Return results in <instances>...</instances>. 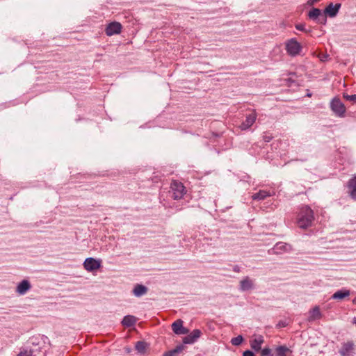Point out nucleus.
Instances as JSON below:
<instances>
[{
  "instance_id": "obj_1",
  "label": "nucleus",
  "mask_w": 356,
  "mask_h": 356,
  "mask_svg": "<svg viewBox=\"0 0 356 356\" xmlns=\"http://www.w3.org/2000/svg\"><path fill=\"white\" fill-rule=\"evenodd\" d=\"M314 219L312 209L305 206L301 208L298 216L297 224L300 228L305 229L310 227Z\"/></svg>"
},
{
  "instance_id": "obj_2",
  "label": "nucleus",
  "mask_w": 356,
  "mask_h": 356,
  "mask_svg": "<svg viewBox=\"0 0 356 356\" xmlns=\"http://www.w3.org/2000/svg\"><path fill=\"white\" fill-rule=\"evenodd\" d=\"M302 50L301 44L295 38H291L286 42V51L291 56H296Z\"/></svg>"
},
{
  "instance_id": "obj_3",
  "label": "nucleus",
  "mask_w": 356,
  "mask_h": 356,
  "mask_svg": "<svg viewBox=\"0 0 356 356\" xmlns=\"http://www.w3.org/2000/svg\"><path fill=\"white\" fill-rule=\"evenodd\" d=\"M172 197L174 200L182 198L186 193L185 187L182 183L177 181H173L170 184Z\"/></svg>"
},
{
  "instance_id": "obj_4",
  "label": "nucleus",
  "mask_w": 356,
  "mask_h": 356,
  "mask_svg": "<svg viewBox=\"0 0 356 356\" xmlns=\"http://www.w3.org/2000/svg\"><path fill=\"white\" fill-rule=\"evenodd\" d=\"M83 265L88 272H92L102 266V260L100 259L88 257L85 259Z\"/></svg>"
},
{
  "instance_id": "obj_5",
  "label": "nucleus",
  "mask_w": 356,
  "mask_h": 356,
  "mask_svg": "<svg viewBox=\"0 0 356 356\" xmlns=\"http://www.w3.org/2000/svg\"><path fill=\"white\" fill-rule=\"evenodd\" d=\"M291 250V245L284 242L277 243L273 248L268 250L270 254H280L284 252H288Z\"/></svg>"
},
{
  "instance_id": "obj_6",
  "label": "nucleus",
  "mask_w": 356,
  "mask_h": 356,
  "mask_svg": "<svg viewBox=\"0 0 356 356\" xmlns=\"http://www.w3.org/2000/svg\"><path fill=\"white\" fill-rule=\"evenodd\" d=\"M332 111L339 117H343L346 112L343 104L339 99H333L330 103Z\"/></svg>"
},
{
  "instance_id": "obj_7",
  "label": "nucleus",
  "mask_w": 356,
  "mask_h": 356,
  "mask_svg": "<svg viewBox=\"0 0 356 356\" xmlns=\"http://www.w3.org/2000/svg\"><path fill=\"white\" fill-rule=\"evenodd\" d=\"M339 353L341 356H353L355 353V344L352 341L343 343Z\"/></svg>"
},
{
  "instance_id": "obj_8",
  "label": "nucleus",
  "mask_w": 356,
  "mask_h": 356,
  "mask_svg": "<svg viewBox=\"0 0 356 356\" xmlns=\"http://www.w3.org/2000/svg\"><path fill=\"white\" fill-rule=\"evenodd\" d=\"M122 29V25L119 22H111L106 28V34L108 36H111L120 33Z\"/></svg>"
},
{
  "instance_id": "obj_9",
  "label": "nucleus",
  "mask_w": 356,
  "mask_h": 356,
  "mask_svg": "<svg viewBox=\"0 0 356 356\" xmlns=\"http://www.w3.org/2000/svg\"><path fill=\"white\" fill-rule=\"evenodd\" d=\"M31 289V284L28 280H23L18 283L15 291L19 295H25Z\"/></svg>"
},
{
  "instance_id": "obj_10",
  "label": "nucleus",
  "mask_w": 356,
  "mask_h": 356,
  "mask_svg": "<svg viewBox=\"0 0 356 356\" xmlns=\"http://www.w3.org/2000/svg\"><path fill=\"white\" fill-rule=\"evenodd\" d=\"M257 119V113L253 111L246 116L245 120L243 121L240 125L241 130H246L249 129L255 122Z\"/></svg>"
},
{
  "instance_id": "obj_11",
  "label": "nucleus",
  "mask_w": 356,
  "mask_h": 356,
  "mask_svg": "<svg viewBox=\"0 0 356 356\" xmlns=\"http://www.w3.org/2000/svg\"><path fill=\"white\" fill-rule=\"evenodd\" d=\"M201 331L198 329L193 330L191 333L183 339L184 344H192L201 336Z\"/></svg>"
},
{
  "instance_id": "obj_12",
  "label": "nucleus",
  "mask_w": 356,
  "mask_h": 356,
  "mask_svg": "<svg viewBox=\"0 0 356 356\" xmlns=\"http://www.w3.org/2000/svg\"><path fill=\"white\" fill-rule=\"evenodd\" d=\"M173 332L176 334H186L188 332V330L183 326L181 320H177L172 325Z\"/></svg>"
},
{
  "instance_id": "obj_13",
  "label": "nucleus",
  "mask_w": 356,
  "mask_h": 356,
  "mask_svg": "<svg viewBox=\"0 0 356 356\" xmlns=\"http://www.w3.org/2000/svg\"><path fill=\"white\" fill-rule=\"evenodd\" d=\"M341 8V3H337L334 5L332 3H330L325 9L324 13L325 15H327L330 17H335L339 10Z\"/></svg>"
},
{
  "instance_id": "obj_14",
  "label": "nucleus",
  "mask_w": 356,
  "mask_h": 356,
  "mask_svg": "<svg viewBox=\"0 0 356 356\" xmlns=\"http://www.w3.org/2000/svg\"><path fill=\"white\" fill-rule=\"evenodd\" d=\"M254 288L253 280H251L249 277H244L240 282V290L242 291H246L250 290Z\"/></svg>"
},
{
  "instance_id": "obj_15",
  "label": "nucleus",
  "mask_w": 356,
  "mask_h": 356,
  "mask_svg": "<svg viewBox=\"0 0 356 356\" xmlns=\"http://www.w3.org/2000/svg\"><path fill=\"white\" fill-rule=\"evenodd\" d=\"M147 292V288L143 284H137L133 289V293L136 297H141L145 295Z\"/></svg>"
},
{
  "instance_id": "obj_16",
  "label": "nucleus",
  "mask_w": 356,
  "mask_h": 356,
  "mask_svg": "<svg viewBox=\"0 0 356 356\" xmlns=\"http://www.w3.org/2000/svg\"><path fill=\"white\" fill-rule=\"evenodd\" d=\"M264 341V337L260 335L250 341L251 348L255 351H259L261 350Z\"/></svg>"
},
{
  "instance_id": "obj_17",
  "label": "nucleus",
  "mask_w": 356,
  "mask_h": 356,
  "mask_svg": "<svg viewBox=\"0 0 356 356\" xmlns=\"http://www.w3.org/2000/svg\"><path fill=\"white\" fill-rule=\"evenodd\" d=\"M321 316H322V314L320 312L319 307L316 306L312 310L309 311L308 321L309 322L314 321L315 320L321 318Z\"/></svg>"
},
{
  "instance_id": "obj_18",
  "label": "nucleus",
  "mask_w": 356,
  "mask_h": 356,
  "mask_svg": "<svg viewBox=\"0 0 356 356\" xmlns=\"http://www.w3.org/2000/svg\"><path fill=\"white\" fill-rule=\"evenodd\" d=\"M350 294L349 290L342 289L336 291L332 296V298L334 300H342L346 297H348Z\"/></svg>"
},
{
  "instance_id": "obj_19",
  "label": "nucleus",
  "mask_w": 356,
  "mask_h": 356,
  "mask_svg": "<svg viewBox=\"0 0 356 356\" xmlns=\"http://www.w3.org/2000/svg\"><path fill=\"white\" fill-rule=\"evenodd\" d=\"M136 318L131 315L125 316L122 321V323L125 327H131L136 323Z\"/></svg>"
},
{
  "instance_id": "obj_20",
  "label": "nucleus",
  "mask_w": 356,
  "mask_h": 356,
  "mask_svg": "<svg viewBox=\"0 0 356 356\" xmlns=\"http://www.w3.org/2000/svg\"><path fill=\"white\" fill-rule=\"evenodd\" d=\"M269 196H271V194L269 192L264 190H260L259 192L254 193L252 196V197L253 200H262Z\"/></svg>"
},
{
  "instance_id": "obj_21",
  "label": "nucleus",
  "mask_w": 356,
  "mask_h": 356,
  "mask_svg": "<svg viewBox=\"0 0 356 356\" xmlns=\"http://www.w3.org/2000/svg\"><path fill=\"white\" fill-rule=\"evenodd\" d=\"M321 15V10L318 8H314L308 13L309 19L313 20H318V17Z\"/></svg>"
},
{
  "instance_id": "obj_22",
  "label": "nucleus",
  "mask_w": 356,
  "mask_h": 356,
  "mask_svg": "<svg viewBox=\"0 0 356 356\" xmlns=\"http://www.w3.org/2000/svg\"><path fill=\"white\" fill-rule=\"evenodd\" d=\"M184 348V345H179L175 348L165 353L163 356H174L176 354L181 353Z\"/></svg>"
},
{
  "instance_id": "obj_23",
  "label": "nucleus",
  "mask_w": 356,
  "mask_h": 356,
  "mask_svg": "<svg viewBox=\"0 0 356 356\" xmlns=\"http://www.w3.org/2000/svg\"><path fill=\"white\" fill-rule=\"evenodd\" d=\"M243 341V337L241 335H238L236 337L231 339V343L233 346H239Z\"/></svg>"
},
{
  "instance_id": "obj_24",
  "label": "nucleus",
  "mask_w": 356,
  "mask_h": 356,
  "mask_svg": "<svg viewBox=\"0 0 356 356\" xmlns=\"http://www.w3.org/2000/svg\"><path fill=\"white\" fill-rule=\"evenodd\" d=\"M145 348H146V344L145 342L143 341H138L136 344V349L139 352V353H143L145 351Z\"/></svg>"
},
{
  "instance_id": "obj_25",
  "label": "nucleus",
  "mask_w": 356,
  "mask_h": 356,
  "mask_svg": "<svg viewBox=\"0 0 356 356\" xmlns=\"http://www.w3.org/2000/svg\"><path fill=\"white\" fill-rule=\"evenodd\" d=\"M17 356H35L31 350L23 348L18 353Z\"/></svg>"
},
{
  "instance_id": "obj_26",
  "label": "nucleus",
  "mask_w": 356,
  "mask_h": 356,
  "mask_svg": "<svg viewBox=\"0 0 356 356\" xmlns=\"http://www.w3.org/2000/svg\"><path fill=\"white\" fill-rule=\"evenodd\" d=\"M348 186L349 190L356 188V176L349 180Z\"/></svg>"
},
{
  "instance_id": "obj_27",
  "label": "nucleus",
  "mask_w": 356,
  "mask_h": 356,
  "mask_svg": "<svg viewBox=\"0 0 356 356\" xmlns=\"http://www.w3.org/2000/svg\"><path fill=\"white\" fill-rule=\"evenodd\" d=\"M296 29L300 31H305L306 33H309L310 30H307L305 29V24H298L296 25Z\"/></svg>"
},
{
  "instance_id": "obj_28",
  "label": "nucleus",
  "mask_w": 356,
  "mask_h": 356,
  "mask_svg": "<svg viewBox=\"0 0 356 356\" xmlns=\"http://www.w3.org/2000/svg\"><path fill=\"white\" fill-rule=\"evenodd\" d=\"M261 356H273L271 354V350L268 348H265L261 351Z\"/></svg>"
},
{
  "instance_id": "obj_29",
  "label": "nucleus",
  "mask_w": 356,
  "mask_h": 356,
  "mask_svg": "<svg viewBox=\"0 0 356 356\" xmlns=\"http://www.w3.org/2000/svg\"><path fill=\"white\" fill-rule=\"evenodd\" d=\"M343 97L346 100L356 103V95H344Z\"/></svg>"
},
{
  "instance_id": "obj_30",
  "label": "nucleus",
  "mask_w": 356,
  "mask_h": 356,
  "mask_svg": "<svg viewBox=\"0 0 356 356\" xmlns=\"http://www.w3.org/2000/svg\"><path fill=\"white\" fill-rule=\"evenodd\" d=\"M326 21H327L326 16L322 15L320 17H318V19L317 20V22L318 23L323 24H325L326 23Z\"/></svg>"
},
{
  "instance_id": "obj_31",
  "label": "nucleus",
  "mask_w": 356,
  "mask_h": 356,
  "mask_svg": "<svg viewBox=\"0 0 356 356\" xmlns=\"http://www.w3.org/2000/svg\"><path fill=\"white\" fill-rule=\"evenodd\" d=\"M349 193L351 198L356 200V188L350 189Z\"/></svg>"
},
{
  "instance_id": "obj_32",
  "label": "nucleus",
  "mask_w": 356,
  "mask_h": 356,
  "mask_svg": "<svg viewBox=\"0 0 356 356\" xmlns=\"http://www.w3.org/2000/svg\"><path fill=\"white\" fill-rule=\"evenodd\" d=\"M263 139L266 143H268L273 139V136L271 135L264 134Z\"/></svg>"
},
{
  "instance_id": "obj_33",
  "label": "nucleus",
  "mask_w": 356,
  "mask_h": 356,
  "mask_svg": "<svg viewBox=\"0 0 356 356\" xmlns=\"http://www.w3.org/2000/svg\"><path fill=\"white\" fill-rule=\"evenodd\" d=\"M243 356H254V354L252 351L248 350L243 352Z\"/></svg>"
},
{
  "instance_id": "obj_34",
  "label": "nucleus",
  "mask_w": 356,
  "mask_h": 356,
  "mask_svg": "<svg viewBox=\"0 0 356 356\" xmlns=\"http://www.w3.org/2000/svg\"><path fill=\"white\" fill-rule=\"evenodd\" d=\"M233 270L236 273H239L241 270V268L238 265H235L233 267Z\"/></svg>"
},
{
  "instance_id": "obj_35",
  "label": "nucleus",
  "mask_w": 356,
  "mask_h": 356,
  "mask_svg": "<svg viewBox=\"0 0 356 356\" xmlns=\"http://www.w3.org/2000/svg\"><path fill=\"white\" fill-rule=\"evenodd\" d=\"M318 1V0H309V1H308V3H309V5H312V4H314L315 2H317Z\"/></svg>"
},
{
  "instance_id": "obj_36",
  "label": "nucleus",
  "mask_w": 356,
  "mask_h": 356,
  "mask_svg": "<svg viewBox=\"0 0 356 356\" xmlns=\"http://www.w3.org/2000/svg\"><path fill=\"white\" fill-rule=\"evenodd\" d=\"M278 325L280 326V327L281 326H282V327L285 326V325L284 323H279Z\"/></svg>"
},
{
  "instance_id": "obj_37",
  "label": "nucleus",
  "mask_w": 356,
  "mask_h": 356,
  "mask_svg": "<svg viewBox=\"0 0 356 356\" xmlns=\"http://www.w3.org/2000/svg\"><path fill=\"white\" fill-rule=\"evenodd\" d=\"M353 323L356 325V317L353 318Z\"/></svg>"
},
{
  "instance_id": "obj_38",
  "label": "nucleus",
  "mask_w": 356,
  "mask_h": 356,
  "mask_svg": "<svg viewBox=\"0 0 356 356\" xmlns=\"http://www.w3.org/2000/svg\"><path fill=\"white\" fill-rule=\"evenodd\" d=\"M353 303L356 304V297L353 300Z\"/></svg>"
}]
</instances>
